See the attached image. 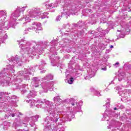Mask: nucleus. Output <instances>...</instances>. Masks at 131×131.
I'll return each instance as SVG.
<instances>
[{
	"mask_svg": "<svg viewBox=\"0 0 131 131\" xmlns=\"http://www.w3.org/2000/svg\"><path fill=\"white\" fill-rule=\"evenodd\" d=\"M101 70H107V67H105L104 68H102Z\"/></svg>",
	"mask_w": 131,
	"mask_h": 131,
	"instance_id": "obj_2",
	"label": "nucleus"
},
{
	"mask_svg": "<svg viewBox=\"0 0 131 131\" xmlns=\"http://www.w3.org/2000/svg\"><path fill=\"white\" fill-rule=\"evenodd\" d=\"M110 48H113V46H112V45L111 46H110Z\"/></svg>",
	"mask_w": 131,
	"mask_h": 131,
	"instance_id": "obj_7",
	"label": "nucleus"
},
{
	"mask_svg": "<svg viewBox=\"0 0 131 131\" xmlns=\"http://www.w3.org/2000/svg\"><path fill=\"white\" fill-rule=\"evenodd\" d=\"M76 102H72V106H75V105H76Z\"/></svg>",
	"mask_w": 131,
	"mask_h": 131,
	"instance_id": "obj_4",
	"label": "nucleus"
},
{
	"mask_svg": "<svg viewBox=\"0 0 131 131\" xmlns=\"http://www.w3.org/2000/svg\"><path fill=\"white\" fill-rule=\"evenodd\" d=\"M114 110H117V107H115V108H114Z\"/></svg>",
	"mask_w": 131,
	"mask_h": 131,
	"instance_id": "obj_6",
	"label": "nucleus"
},
{
	"mask_svg": "<svg viewBox=\"0 0 131 131\" xmlns=\"http://www.w3.org/2000/svg\"><path fill=\"white\" fill-rule=\"evenodd\" d=\"M74 80V79H73V78H71L70 81H68V82L70 84H71L72 82H73Z\"/></svg>",
	"mask_w": 131,
	"mask_h": 131,
	"instance_id": "obj_1",
	"label": "nucleus"
},
{
	"mask_svg": "<svg viewBox=\"0 0 131 131\" xmlns=\"http://www.w3.org/2000/svg\"><path fill=\"white\" fill-rule=\"evenodd\" d=\"M12 116V117H15V114H10Z\"/></svg>",
	"mask_w": 131,
	"mask_h": 131,
	"instance_id": "obj_5",
	"label": "nucleus"
},
{
	"mask_svg": "<svg viewBox=\"0 0 131 131\" xmlns=\"http://www.w3.org/2000/svg\"><path fill=\"white\" fill-rule=\"evenodd\" d=\"M116 65H119V62H116V63L114 64V66H116Z\"/></svg>",
	"mask_w": 131,
	"mask_h": 131,
	"instance_id": "obj_3",
	"label": "nucleus"
}]
</instances>
